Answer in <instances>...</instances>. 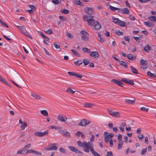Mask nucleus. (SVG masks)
Returning <instances> with one entry per match:
<instances>
[{
  "label": "nucleus",
  "mask_w": 156,
  "mask_h": 156,
  "mask_svg": "<svg viewBox=\"0 0 156 156\" xmlns=\"http://www.w3.org/2000/svg\"><path fill=\"white\" fill-rule=\"evenodd\" d=\"M77 144L79 146L83 147V151L85 152L88 153L89 148L92 143L90 142H85L82 143L81 141H79L77 142Z\"/></svg>",
  "instance_id": "1"
},
{
  "label": "nucleus",
  "mask_w": 156,
  "mask_h": 156,
  "mask_svg": "<svg viewBox=\"0 0 156 156\" xmlns=\"http://www.w3.org/2000/svg\"><path fill=\"white\" fill-rule=\"evenodd\" d=\"M48 133V131L47 130L44 132H37L34 133L35 136L37 137H41L47 135Z\"/></svg>",
  "instance_id": "2"
},
{
  "label": "nucleus",
  "mask_w": 156,
  "mask_h": 156,
  "mask_svg": "<svg viewBox=\"0 0 156 156\" xmlns=\"http://www.w3.org/2000/svg\"><path fill=\"white\" fill-rule=\"evenodd\" d=\"M58 145V144L57 143L51 144L50 145V147L45 148L47 151L56 150L57 148V146Z\"/></svg>",
  "instance_id": "3"
},
{
  "label": "nucleus",
  "mask_w": 156,
  "mask_h": 156,
  "mask_svg": "<svg viewBox=\"0 0 156 156\" xmlns=\"http://www.w3.org/2000/svg\"><path fill=\"white\" fill-rule=\"evenodd\" d=\"M90 123V122L89 120L85 119H83L81 120L78 125L80 126H85Z\"/></svg>",
  "instance_id": "4"
},
{
  "label": "nucleus",
  "mask_w": 156,
  "mask_h": 156,
  "mask_svg": "<svg viewBox=\"0 0 156 156\" xmlns=\"http://www.w3.org/2000/svg\"><path fill=\"white\" fill-rule=\"evenodd\" d=\"M108 111L109 114L113 116L119 117L120 116V113L118 112H114L109 109H108Z\"/></svg>",
  "instance_id": "5"
},
{
  "label": "nucleus",
  "mask_w": 156,
  "mask_h": 156,
  "mask_svg": "<svg viewBox=\"0 0 156 156\" xmlns=\"http://www.w3.org/2000/svg\"><path fill=\"white\" fill-rule=\"evenodd\" d=\"M57 119L59 121L65 122L67 119V118L65 115L59 114L58 115Z\"/></svg>",
  "instance_id": "6"
},
{
  "label": "nucleus",
  "mask_w": 156,
  "mask_h": 156,
  "mask_svg": "<svg viewBox=\"0 0 156 156\" xmlns=\"http://www.w3.org/2000/svg\"><path fill=\"white\" fill-rule=\"evenodd\" d=\"M94 145L93 144L90 145V146L89 148V152L90 151L94 156H101V155L98 153L97 152L95 151L94 149Z\"/></svg>",
  "instance_id": "7"
},
{
  "label": "nucleus",
  "mask_w": 156,
  "mask_h": 156,
  "mask_svg": "<svg viewBox=\"0 0 156 156\" xmlns=\"http://www.w3.org/2000/svg\"><path fill=\"white\" fill-rule=\"evenodd\" d=\"M84 11L86 14L90 15L92 14L94 12L93 9L90 7H87L85 8Z\"/></svg>",
  "instance_id": "8"
},
{
  "label": "nucleus",
  "mask_w": 156,
  "mask_h": 156,
  "mask_svg": "<svg viewBox=\"0 0 156 156\" xmlns=\"http://www.w3.org/2000/svg\"><path fill=\"white\" fill-rule=\"evenodd\" d=\"M69 148L72 151L75 152L76 153L80 154H82V153L81 151H79L78 149L74 147L69 146H68Z\"/></svg>",
  "instance_id": "9"
},
{
  "label": "nucleus",
  "mask_w": 156,
  "mask_h": 156,
  "mask_svg": "<svg viewBox=\"0 0 156 156\" xmlns=\"http://www.w3.org/2000/svg\"><path fill=\"white\" fill-rule=\"evenodd\" d=\"M121 81L124 83H127L131 85H133L134 84V82L133 80H129L128 79L122 78L121 80Z\"/></svg>",
  "instance_id": "10"
},
{
  "label": "nucleus",
  "mask_w": 156,
  "mask_h": 156,
  "mask_svg": "<svg viewBox=\"0 0 156 156\" xmlns=\"http://www.w3.org/2000/svg\"><path fill=\"white\" fill-rule=\"evenodd\" d=\"M90 17L91 18L88 19V20H87V22L89 25L93 26L96 21L94 19H93L94 18V16H90Z\"/></svg>",
  "instance_id": "11"
},
{
  "label": "nucleus",
  "mask_w": 156,
  "mask_h": 156,
  "mask_svg": "<svg viewBox=\"0 0 156 156\" xmlns=\"http://www.w3.org/2000/svg\"><path fill=\"white\" fill-rule=\"evenodd\" d=\"M29 144H28L25 146L22 149L23 154H26L29 152Z\"/></svg>",
  "instance_id": "12"
},
{
  "label": "nucleus",
  "mask_w": 156,
  "mask_h": 156,
  "mask_svg": "<svg viewBox=\"0 0 156 156\" xmlns=\"http://www.w3.org/2000/svg\"><path fill=\"white\" fill-rule=\"evenodd\" d=\"M31 96L36 100H41V98L40 95L36 94L34 92L31 93Z\"/></svg>",
  "instance_id": "13"
},
{
  "label": "nucleus",
  "mask_w": 156,
  "mask_h": 156,
  "mask_svg": "<svg viewBox=\"0 0 156 156\" xmlns=\"http://www.w3.org/2000/svg\"><path fill=\"white\" fill-rule=\"evenodd\" d=\"M90 55L91 57H94V58H98L99 57V53L97 51H91Z\"/></svg>",
  "instance_id": "14"
},
{
  "label": "nucleus",
  "mask_w": 156,
  "mask_h": 156,
  "mask_svg": "<svg viewBox=\"0 0 156 156\" xmlns=\"http://www.w3.org/2000/svg\"><path fill=\"white\" fill-rule=\"evenodd\" d=\"M119 11H121L122 12L125 14H129V10L127 8H124L122 9L119 8Z\"/></svg>",
  "instance_id": "15"
},
{
  "label": "nucleus",
  "mask_w": 156,
  "mask_h": 156,
  "mask_svg": "<svg viewBox=\"0 0 156 156\" xmlns=\"http://www.w3.org/2000/svg\"><path fill=\"white\" fill-rule=\"evenodd\" d=\"M58 132L59 133H62L64 135H66L68 137H69L70 136V133L67 131H65L63 130L59 129Z\"/></svg>",
  "instance_id": "16"
},
{
  "label": "nucleus",
  "mask_w": 156,
  "mask_h": 156,
  "mask_svg": "<svg viewBox=\"0 0 156 156\" xmlns=\"http://www.w3.org/2000/svg\"><path fill=\"white\" fill-rule=\"evenodd\" d=\"M93 26H94V29L97 30H99L101 27V25L97 21H96L95 23Z\"/></svg>",
  "instance_id": "17"
},
{
  "label": "nucleus",
  "mask_w": 156,
  "mask_h": 156,
  "mask_svg": "<svg viewBox=\"0 0 156 156\" xmlns=\"http://www.w3.org/2000/svg\"><path fill=\"white\" fill-rule=\"evenodd\" d=\"M0 81L2 82L3 83H5V84H6L9 87H11V86L10 85V84H9V83L8 82L5 80V79H4L1 76H0Z\"/></svg>",
  "instance_id": "18"
},
{
  "label": "nucleus",
  "mask_w": 156,
  "mask_h": 156,
  "mask_svg": "<svg viewBox=\"0 0 156 156\" xmlns=\"http://www.w3.org/2000/svg\"><path fill=\"white\" fill-rule=\"evenodd\" d=\"M111 82L113 83L117 84L120 86L123 87L122 86L123 83L121 82H120L115 79H114L112 80Z\"/></svg>",
  "instance_id": "19"
},
{
  "label": "nucleus",
  "mask_w": 156,
  "mask_h": 156,
  "mask_svg": "<svg viewBox=\"0 0 156 156\" xmlns=\"http://www.w3.org/2000/svg\"><path fill=\"white\" fill-rule=\"evenodd\" d=\"M151 48L148 44L146 45L145 47L144 48V50L147 53H148L149 51L151 50Z\"/></svg>",
  "instance_id": "20"
},
{
  "label": "nucleus",
  "mask_w": 156,
  "mask_h": 156,
  "mask_svg": "<svg viewBox=\"0 0 156 156\" xmlns=\"http://www.w3.org/2000/svg\"><path fill=\"white\" fill-rule=\"evenodd\" d=\"M105 136V141L106 143H108L109 142V135L107 132H105L104 133Z\"/></svg>",
  "instance_id": "21"
},
{
  "label": "nucleus",
  "mask_w": 156,
  "mask_h": 156,
  "mask_svg": "<svg viewBox=\"0 0 156 156\" xmlns=\"http://www.w3.org/2000/svg\"><path fill=\"white\" fill-rule=\"evenodd\" d=\"M74 2L75 4L77 5H79L80 6H83V3L80 0H74Z\"/></svg>",
  "instance_id": "22"
},
{
  "label": "nucleus",
  "mask_w": 156,
  "mask_h": 156,
  "mask_svg": "<svg viewBox=\"0 0 156 156\" xmlns=\"http://www.w3.org/2000/svg\"><path fill=\"white\" fill-rule=\"evenodd\" d=\"M30 153H33L34 154L38 155H42V153L41 152L36 151L33 150H30Z\"/></svg>",
  "instance_id": "23"
},
{
  "label": "nucleus",
  "mask_w": 156,
  "mask_h": 156,
  "mask_svg": "<svg viewBox=\"0 0 156 156\" xmlns=\"http://www.w3.org/2000/svg\"><path fill=\"white\" fill-rule=\"evenodd\" d=\"M30 8L31 9H30V14H33L36 9V8L34 5H30Z\"/></svg>",
  "instance_id": "24"
},
{
  "label": "nucleus",
  "mask_w": 156,
  "mask_h": 156,
  "mask_svg": "<svg viewBox=\"0 0 156 156\" xmlns=\"http://www.w3.org/2000/svg\"><path fill=\"white\" fill-rule=\"evenodd\" d=\"M125 102L127 104H132L135 103V100H131L129 99H126L125 100Z\"/></svg>",
  "instance_id": "25"
},
{
  "label": "nucleus",
  "mask_w": 156,
  "mask_h": 156,
  "mask_svg": "<svg viewBox=\"0 0 156 156\" xmlns=\"http://www.w3.org/2000/svg\"><path fill=\"white\" fill-rule=\"evenodd\" d=\"M130 68L131 69V71L133 73L135 74H138L137 70L133 66H130Z\"/></svg>",
  "instance_id": "26"
},
{
  "label": "nucleus",
  "mask_w": 156,
  "mask_h": 156,
  "mask_svg": "<svg viewBox=\"0 0 156 156\" xmlns=\"http://www.w3.org/2000/svg\"><path fill=\"white\" fill-rule=\"evenodd\" d=\"M41 113L45 116H48V112L46 110H42L41 111Z\"/></svg>",
  "instance_id": "27"
},
{
  "label": "nucleus",
  "mask_w": 156,
  "mask_h": 156,
  "mask_svg": "<svg viewBox=\"0 0 156 156\" xmlns=\"http://www.w3.org/2000/svg\"><path fill=\"white\" fill-rule=\"evenodd\" d=\"M83 62L85 66H87L90 63V60L87 58H85L83 59Z\"/></svg>",
  "instance_id": "28"
},
{
  "label": "nucleus",
  "mask_w": 156,
  "mask_h": 156,
  "mask_svg": "<svg viewBox=\"0 0 156 156\" xmlns=\"http://www.w3.org/2000/svg\"><path fill=\"white\" fill-rule=\"evenodd\" d=\"M119 62L120 64L123 66L125 68H128L127 65L125 62L122 61H119Z\"/></svg>",
  "instance_id": "29"
},
{
  "label": "nucleus",
  "mask_w": 156,
  "mask_h": 156,
  "mask_svg": "<svg viewBox=\"0 0 156 156\" xmlns=\"http://www.w3.org/2000/svg\"><path fill=\"white\" fill-rule=\"evenodd\" d=\"M147 74L148 76H150L151 77H153V78H156V74H153L151 73L150 71H147Z\"/></svg>",
  "instance_id": "30"
},
{
  "label": "nucleus",
  "mask_w": 156,
  "mask_h": 156,
  "mask_svg": "<svg viewBox=\"0 0 156 156\" xmlns=\"http://www.w3.org/2000/svg\"><path fill=\"white\" fill-rule=\"evenodd\" d=\"M93 106V105L91 103H85L84 104V106L86 107L91 108Z\"/></svg>",
  "instance_id": "31"
},
{
  "label": "nucleus",
  "mask_w": 156,
  "mask_h": 156,
  "mask_svg": "<svg viewBox=\"0 0 156 156\" xmlns=\"http://www.w3.org/2000/svg\"><path fill=\"white\" fill-rule=\"evenodd\" d=\"M109 8L113 11H115L116 10H119V8L111 6V5H109Z\"/></svg>",
  "instance_id": "32"
},
{
  "label": "nucleus",
  "mask_w": 156,
  "mask_h": 156,
  "mask_svg": "<svg viewBox=\"0 0 156 156\" xmlns=\"http://www.w3.org/2000/svg\"><path fill=\"white\" fill-rule=\"evenodd\" d=\"M123 141H119L117 148L118 150L120 149L123 144Z\"/></svg>",
  "instance_id": "33"
},
{
  "label": "nucleus",
  "mask_w": 156,
  "mask_h": 156,
  "mask_svg": "<svg viewBox=\"0 0 156 156\" xmlns=\"http://www.w3.org/2000/svg\"><path fill=\"white\" fill-rule=\"evenodd\" d=\"M66 91L68 93H71L72 94H73L75 92V91L73 90L70 87H69L67 88L66 90Z\"/></svg>",
  "instance_id": "34"
},
{
  "label": "nucleus",
  "mask_w": 156,
  "mask_h": 156,
  "mask_svg": "<svg viewBox=\"0 0 156 156\" xmlns=\"http://www.w3.org/2000/svg\"><path fill=\"white\" fill-rule=\"evenodd\" d=\"M27 123L26 122H24V123L22 124V125L20 126V127L22 129L24 130L25 128L27 127Z\"/></svg>",
  "instance_id": "35"
},
{
  "label": "nucleus",
  "mask_w": 156,
  "mask_h": 156,
  "mask_svg": "<svg viewBox=\"0 0 156 156\" xmlns=\"http://www.w3.org/2000/svg\"><path fill=\"white\" fill-rule=\"evenodd\" d=\"M83 63V61L81 60H78L76 62H74V64L77 66H79Z\"/></svg>",
  "instance_id": "36"
},
{
  "label": "nucleus",
  "mask_w": 156,
  "mask_h": 156,
  "mask_svg": "<svg viewBox=\"0 0 156 156\" xmlns=\"http://www.w3.org/2000/svg\"><path fill=\"white\" fill-rule=\"evenodd\" d=\"M141 64L144 66H146L147 64V60H144L143 59H141L140 60Z\"/></svg>",
  "instance_id": "37"
},
{
  "label": "nucleus",
  "mask_w": 156,
  "mask_h": 156,
  "mask_svg": "<svg viewBox=\"0 0 156 156\" xmlns=\"http://www.w3.org/2000/svg\"><path fill=\"white\" fill-rule=\"evenodd\" d=\"M118 23L120 26L122 27H125L126 26V23L125 22L121 21L120 20Z\"/></svg>",
  "instance_id": "38"
},
{
  "label": "nucleus",
  "mask_w": 156,
  "mask_h": 156,
  "mask_svg": "<svg viewBox=\"0 0 156 156\" xmlns=\"http://www.w3.org/2000/svg\"><path fill=\"white\" fill-rule=\"evenodd\" d=\"M144 24L147 26L149 27H153L152 24L150 22H144Z\"/></svg>",
  "instance_id": "39"
},
{
  "label": "nucleus",
  "mask_w": 156,
  "mask_h": 156,
  "mask_svg": "<svg viewBox=\"0 0 156 156\" xmlns=\"http://www.w3.org/2000/svg\"><path fill=\"white\" fill-rule=\"evenodd\" d=\"M0 23L2 26L6 28H8L9 27L7 25L6 23L3 21L1 19H0Z\"/></svg>",
  "instance_id": "40"
},
{
  "label": "nucleus",
  "mask_w": 156,
  "mask_h": 156,
  "mask_svg": "<svg viewBox=\"0 0 156 156\" xmlns=\"http://www.w3.org/2000/svg\"><path fill=\"white\" fill-rule=\"evenodd\" d=\"M61 127L59 126H54L52 125L51 126H49V128H51L52 129H60Z\"/></svg>",
  "instance_id": "41"
},
{
  "label": "nucleus",
  "mask_w": 156,
  "mask_h": 156,
  "mask_svg": "<svg viewBox=\"0 0 156 156\" xmlns=\"http://www.w3.org/2000/svg\"><path fill=\"white\" fill-rule=\"evenodd\" d=\"M148 19L150 20L153 21H156V17L154 16H149Z\"/></svg>",
  "instance_id": "42"
},
{
  "label": "nucleus",
  "mask_w": 156,
  "mask_h": 156,
  "mask_svg": "<svg viewBox=\"0 0 156 156\" xmlns=\"http://www.w3.org/2000/svg\"><path fill=\"white\" fill-rule=\"evenodd\" d=\"M44 50L46 54L47 55L46 57H47L48 58H50L51 56V55L49 53L48 51H47L44 48Z\"/></svg>",
  "instance_id": "43"
},
{
  "label": "nucleus",
  "mask_w": 156,
  "mask_h": 156,
  "mask_svg": "<svg viewBox=\"0 0 156 156\" xmlns=\"http://www.w3.org/2000/svg\"><path fill=\"white\" fill-rule=\"evenodd\" d=\"M113 22L115 23H118L119 20L117 18H115L114 17H112Z\"/></svg>",
  "instance_id": "44"
},
{
  "label": "nucleus",
  "mask_w": 156,
  "mask_h": 156,
  "mask_svg": "<svg viewBox=\"0 0 156 156\" xmlns=\"http://www.w3.org/2000/svg\"><path fill=\"white\" fill-rule=\"evenodd\" d=\"M61 12L65 14H68L69 12V11L66 9H64L62 10L61 11Z\"/></svg>",
  "instance_id": "45"
},
{
  "label": "nucleus",
  "mask_w": 156,
  "mask_h": 156,
  "mask_svg": "<svg viewBox=\"0 0 156 156\" xmlns=\"http://www.w3.org/2000/svg\"><path fill=\"white\" fill-rule=\"evenodd\" d=\"M71 51L73 53V54L76 56H80V55L78 54V53L75 50H73V49H71Z\"/></svg>",
  "instance_id": "46"
},
{
  "label": "nucleus",
  "mask_w": 156,
  "mask_h": 156,
  "mask_svg": "<svg viewBox=\"0 0 156 156\" xmlns=\"http://www.w3.org/2000/svg\"><path fill=\"white\" fill-rule=\"evenodd\" d=\"M82 50L84 52L87 53H90V50L87 48H83Z\"/></svg>",
  "instance_id": "47"
},
{
  "label": "nucleus",
  "mask_w": 156,
  "mask_h": 156,
  "mask_svg": "<svg viewBox=\"0 0 156 156\" xmlns=\"http://www.w3.org/2000/svg\"><path fill=\"white\" fill-rule=\"evenodd\" d=\"M52 2L55 5H58L60 3L59 2L58 0H52Z\"/></svg>",
  "instance_id": "48"
},
{
  "label": "nucleus",
  "mask_w": 156,
  "mask_h": 156,
  "mask_svg": "<svg viewBox=\"0 0 156 156\" xmlns=\"http://www.w3.org/2000/svg\"><path fill=\"white\" fill-rule=\"evenodd\" d=\"M44 31L45 32H46V33L48 34H51L52 33V30L51 29H49L48 30H44Z\"/></svg>",
  "instance_id": "49"
},
{
  "label": "nucleus",
  "mask_w": 156,
  "mask_h": 156,
  "mask_svg": "<svg viewBox=\"0 0 156 156\" xmlns=\"http://www.w3.org/2000/svg\"><path fill=\"white\" fill-rule=\"evenodd\" d=\"M115 33L118 35H121L123 34V33L120 32L119 30H116L115 31Z\"/></svg>",
  "instance_id": "50"
},
{
  "label": "nucleus",
  "mask_w": 156,
  "mask_h": 156,
  "mask_svg": "<svg viewBox=\"0 0 156 156\" xmlns=\"http://www.w3.org/2000/svg\"><path fill=\"white\" fill-rule=\"evenodd\" d=\"M16 26L17 27V28L19 29V30L21 31L22 32L24 30L23 29V28L22 27L16 25Z\"/></svg>",
  "instance_id": "51"
},
{
  "label": "nucleus",
  "mask_w": 156,
  "mask_h": 156,
  "mask_svg": "<svg viewBox=\"0 0 156 156\" xmlns=\"http://www.w3.org/2000/svg\"><path fill=\"white\" fill-rule=\"evenodd\" d=\"M122 135L121 134H119L118 136V139L119 141H122Z\"/></svg>",
  "instance_id": "52"
},
{
  "label": "nucleus",
  "mask_w": 156,
  "mask_h": 156,
  "mask_svg": "<svg viewBox=\"0 0 156 156\" xmlns=\"http://www.w3.org/2000/svg\"><path fill=\"white\" fill-rule=\"evenodd\" d=\"M147 151V148H145L143 149L141 151V154L144 155L145 154Z\"/></svg>",
  "instance_id": "53"
},
{
  "label": "nucleus",
  "mask_w": 156,
  "mask_h": 156,
  "mask_svg": "<svg viewBox=\"0 0 156 156\" xmlns=\"http://www.w3.org/2000/svg\"><path fill=\"white\" fill-rule=\"evenodd\" d=\"M140 109L142 111H146V112H147L148 110V108H147L145 107H142L140 108Z\"/></svg>",
  "instance_id": "54"
},
{
  "label": "nucleus",
  "mask_w": 156,
  "mask_h": 156,
  "mask_svg": "<svg viewBox=\"0 0 156 156\" xmlns=\"http://www.w3.org/2000/svg\"><path fill=\"white\" fill-rule=\"evenodd\" d=\"M81 37L82 40L83 41H87L88 40V37L84 35L81 36Z\"/></svg>",
  "instance_id": "55"
},
{
  "label": "nucleus",
  "mask_w": 156,
  "mask_h": 156,
  "mask_svg": "<svg viewBox=\"0 0 156 156\" xmlns=\"http://www.w3.org/2000/svg\"><path fill=\"white\" fill-rule=\"evenodd\" d=\"M60 151L63 153H65L66 152V150L63 148L60 147L59 148Z\"/></svg>",
  "instance_id": "56"
},
{
  "label": "nucleus",
  "mask_w": 156,
  "mask_h": 156,
  "mask_svg": "<svg viewBox=\"0 0 156 156\" xmlns=\"http://www.w3.org/2000/svg\"><path fill=\"white\" fill-rule=\"evenodd\" d=\"M14 75V77L16 79H17L20 77V76L19 74L16 72H15Z\"/></svg>",
  "instance_id": "57"
},
{
  "label": "nucleus",
  "mask_w": 156,
  "mask_h": 156,
  "mask_svg": "<svg viewBox=\"0 0 156 156\" xmlns=\"http://www.w3.org/2000/svg\"><path fill=\"white\" fill-rule=\"evenodd\" d=\"M75 76L77 78L81 79L82 77V76L81 75H79L76 73H75Z\"/></svg>",
  "instance_id": "58"
},
{
  "label": "nucleus",
  "mask_w": 156,
  "mask_h": 156,
  "mask_svg": "<svg viewBox=\"0 0 156 156\" xmlns=\"http://www.w3.org/2000/svg\"><path fill=\"white\" fill-rule=\"evenodd\" d=\"M110 146L112 147L113 146V141L112 139H110L109 140Z\"/></svg>",
  "instance_id": "59"
},
{
  "label": "nucleus",
  "mask_w": 156,
  "mask_h": 156,
  "mask_svg": "<svg viewBox=\"0 0 156 156\" xmlns=\"http://www.w3.org/2000/svg\"><path fill=\"white\" fill-rule=\"evenodd\" d=\"M127 58L130 60H132L133 59V57L132 55L131 54H129L127 56Z\"/></svg>",
  "instance_id": "60"
},
{
  "label": "nucleus",
  "mask_w": 156,
  "mask_h": 156,
  "mask_svg": "<svg viewBox=\"0 0 156 156\" xmlns=\"http://www.w3.org/2000/svg\"><path fill=\"white\" fill-rule=\"evenodd\" d=\"M138 137L140 140H143V136L142 134H140L138 136Z\"/></svg>",
  "instance_id": "61"
},
{
  "label": "nucleus",
  "mask_w": 156,
  "mask_h": 156,
  "mask_svg": "<svg viewBox=\"0 0 156 156\" xmlns=\"http://www.w3.org/2000/svg\"><path fill=\"white\" fill-rule=\"evenodd\" d=\"M67 73L69 75L71 76H74L75 75V73H74L73 72H68Z\"/></svg>",
  "instance_id": "62"
},
{
  "label": "nucleus",
  "mask_w": 156,
  "mask_h": 156,
  "mask_svg": "<svg viewBox=\"0 0 156 156\" xmlns=\"http://www.w3.org/2000/svg\"><path fill=\"white\" fill-rule=\"evenodd\" d=\"M67 36H68V37L70 38H73L72 35L69 32H67Z\"/></svg>",
  "instance_id": "63"
},
{
  "label": "nucleus",
  "mask_w": 156,
  "mask_h": 156,
  "mask_svg": "<svg viewBox=\"0 0 156 156\" xmlns=\"http://www.w3.org/2000/svg\"><path fill=\"white\" fill-rule=\"evenodd\" d=\"M107 156H113L112 152L111 151L108 152L107 154Z\"/></svg>",
  "instance_id": "64"
}]
</instances>
